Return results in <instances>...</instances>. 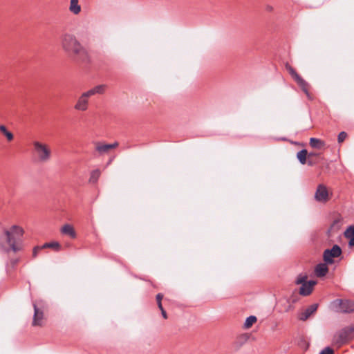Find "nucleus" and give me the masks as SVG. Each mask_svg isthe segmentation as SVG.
<instances>
[{"label":"nucleus","instance_id":"f257e3e1","mask_svg":"<svg viewBox=\"0 0 354 354\" xmlns=\"http://www.w3.org/2000/svg\"><path fill=\"white\" fill-rule=\"evenodd\" d=\"M61 44L66 53L73 55L82 62H86L88 61L86 50L81 45L75 35L67 32L62 34Z\"/></svg>","mask_w":354,"mask_h":354},{"label":"nucleus","instance_id":"f03ea898","mask_svg":"<svg viewBox=\"0 0 354 354\" xmlns=\"http://www.w3.org/2000/svg\"><path fill=\"white\" fill-rule=\"evenodd\" d=\"M23 230L17 225H13L10 230H5L3 233L0 234V239H6L11 250L17 252L20 250V248L17 245V243L21 241L23 235ZM0 247L5 249V245H2L0 242Z\"/></svg>","mask_w":354,"mask_h":354},{"label":"nucleus","instance_id":"7ed1b4c3","mask_svg":"<svg viewBox=\"0 0 354 354\" xmlns=\"http://www.w3.org/2000/svg\"><path fill=\"white\" fill-rule=\"evenodd\" d=\"M33 146L38 160L40 162H46L50 158L51 151L47 145L40 142L35 141L33 142Z\"/></svg>","mask_w":354,"mask_h":354},{"label":"nucleus","instance_id":"20e7f679","mask_svg":"<svg viewBox=\"0 0 354 354\" xmlns=\"http://www.w3.org/2000/svg\"><path fill=\"white\" fill-rule=\"evenodd\" d=\"M353 330L354 328L353 327H347L337 332L333 336V344L341 346L346 344L348 341L349 336Z\"/></svg>","mask_w":354,"mask_h":354},{"label":"nucleus","instance_id":"39448f33","mask_svg":"<svg viewBox=\"0 0 354 354\" xmlns=\"http://www.w3.org/2000/svg\"><path fill=\"white\" fill-rule=\"evenodd\" d=\"M342 254V248L339 245L335 244L330 249H326L323 254L324 261L326 264H333L334 258L339 257Z\"/></svg>","mask_w":354,"mask_h":354},{"label":"nucleus","instance_id":"423d86ee","mask_svg":"<svg viewBox=\"0 0 354 354\" xmlns=\"http://www.w3.org/2000/svg\"><path fill=\"white\" fill-rule=\"evenodd\" d=\"M337 310L344 313H351L354 312V303L350 301L342 299H336L333 301Z\"/></svg>","mask_w":354,"mask_h":354},{"label":"nucleus","instance_id":"0eeeda50","mask_svg":"<svg viewBox=\"0 0 354 354\" xmlns=\"http://www.w3.org/2000/svg\"><path fill=\"white\" fill-rule=\"evenodd\" d=\"M315 284L316 281L313 280H309L304 283L299 288V294L302 296L309 295L312 292Z\"/></svg>","mask_w":354,"mask_h":354},{"label":"nucleus","instance_id":"6e6552de","mask_svg":"<svg viewBox=\"0 0 354 354\" xmlns=\"http://www.w3.org/2000/svg\"><path fill=\"white\" fill-rule=\"evenodd\" d=\"M327 198L328 191L326 187L323 185H319L315 194V200L317 201H324L327 199Z\"/></svg>","mask_w":354,"mask_h":354},{"label":"nucleus","instance_id":"1a4fd4ad","mask_svg":"<svg viewBox=\"0 0 354 354\" xmlns=\"http://www.w3.org/2000/svg\"><path fill=\"white\" fill-rule=\"evenodd\" d=\"M319 304H314L308 306L304 313H301L299 315V319L301 321L307 320L310 315H312L314 313H315L318 308Z\"/></svg>","mask_w":354,"mask_h":354},{"label":"nucleus","instance_id":"9d476101","mask_svg":"<svg viewBox=\"0 0 354 354\" xmlns=\"http://www.w3.org/2000/svg\"><path fill=\"white\" fill-rule=\"evenodd\" d=\"M342 217L340 216H337L330 224V227L327 230L326 233L328 236H330V233L332 232L338 231L342 226Z\"/></svg>","mask_w":354,"mask_h":354},{"label":"nucleus","instance_id":"9b49d317","mask_svg":"<svg viewBox=\"0 0 354 354\" xmlns=\"http://www.w3.org/2000/svg\"><path fill=\"white\" fill-rule=\"evenodd\" d=\"M328 264L324 263H318L315 268V273L317 277H323L328 272Z\"/></svg>","mask_w":354,"mask_h":354},{"label":"nucleus","instance_id":"f8f14e48","mask_svg":"<svg viewBox=\"0 0 354 354\" xmlns=\"http://www.w3.org/2000/svg\"><path fill=\"white\" fill-rule=\"evenodd\" d=\"M87 108L88 97L86 96H84V93H82L75 105V109L79 111H86Z\"/></svg>","mask_w":354,"mask_h":354},{"label":"nucleus","instance_id":"ddd939ff","mask_svg":"<svg viewBox=\"0 0 354 354\" xmlns=\"http://www.w3.org/2000/svg\"><path fill=\"white\" fill-rule=\"evenodd\" d=\"M33 306H34V315H33L32 324L34 326H40L41 322L43 319L44 313L41 310H40L37 308L36 304H34Z\"/></svg>","mask_w":354,"mask_h":354},{"label":"nucleus","instance_id":"4468645a","mask_svg":"<svg viewBox=\"0 0 354 354\" xmlns=\"http://www.w3.org/2000/svg\"><path fill=\"white\" fill-rule=\"evenodd\" d=\"M104 85H97L93 88L88 90L86 92L83 93L84 96H86L88 98L92 95H94L95 94H102L104 91Z\"/></svg>","mask_w":354,"mask_h":354},{"label":"nucleus","instance_id":"2eb2a0df","mask_svg":"<svg viewBox=\"0 0 354 354\" xmlns=\"http://www.w3.org/2000/svg\"><path fill=\"white\" fill-rule=\"evenodd\" d=\"M309 145L313 149H319L324 147L326 145V143L324 141L319 138H310Z\"/></svg>","mask_w":354,"mask_h":354},{"label":"nucleus","instance_id":"dca6fc26","mask_svg":"<svg viewBox=\"0 0 354 354\" xmlns=\"http://www.w3.org/2000/svg\"><path fill=\"white\" fill-rule=\"evenodd\" d=\"M61 232L62 234L68 235L70 237H71L73 239L76 237V232H75L74 228L73 227V226L70 224L64 225L62 227Z\"/></svg>","mask_w":354,"mask_h":354},{"label":"nucleus","instance_id":"f3484780","mask_svg":"<svg viewBox=\"0 0 354 354\" xmlns=\"http://www.w3.org/2000/svg\"><path fill=\"white\" fill-rule=\"evenodd\" d=\"M69 10L74 15H78L81 12L79 0H70Z\"/></svg>","mask_w":354,"mask_h":354},{"label":"nucleus","instance_id":"a211bd4d","mask_svg":"<svg viewBox=\"0 0 354 354\" xmlns=\"http://www.w3.org/2000/svg\"><path fill=\"white\" fill-rule=\"evenodd\" d=\"M298 85L301 87L302 91L305 93V94L307 95V97L310 99V95L308 91V84L307 82H306L301 76L297 77V79L295 80Z\"/></svg>","mask_w":354,"mask_h":354},{"label":"nucleus","instance_id":"6ab92c4d","mask_svg":"<svg viewBox=\"0 0 354 354\" xmlns=\"http://www.w3.org/2000/svg\"><path fill=\"white\" fill-rule=\"evenodd\" d=\"M308 151L303 149L297 153V158L301 165H305L307 162Z\"/></svg>","mask_w":354,"mask_h":354},{"label":"nucleus","instance_id":"aec40b11","mask_svg":"<svg viewBox=\"0 0 354 354\" xmlns=\"http://www.w3.org/2000/svg\"><path fill=\"white\" fill-rule=\"evenodd\" d=\"M118 145L117 142H115L114 144H106L102 145H97L96 147V150L100 152V153H106L109 150L114 148L115 146Z\"/></svg>","mask_w":354,"mask_h":354},{"label":"nucleus","instance_id":"412c9836","mask_svg":"<svg viewBox=\"0 0 354 354\" xmlns=\"http://www.w3.org/2000/svg\"><path fill=\"white\" fill-rule=\"evenodd\" d=\"M249 336L248 334H242L236 338L235 344L238 348H240L247 342Z\"/></svg>","mask_w":354,"mask_h":354},{"label":"nucleus","instance_id":"4be33fe9","mask_svg":"<svg viewBox=\"0 0 354 354\" xmlns=\"http://www.w3.org/2000/svg\"><path fill=\"white\" fill-rule=\"evenodd\" d=\"M257 321V318L254 315H250L248 317L244 322V327L245 328H250Z\"/></svg>","mask_w":354,"mask_h":354},{"label":"nucleus","instance_id":"5701e85b","mask_svg":"<svg viewBox=\"0 0 354 354\" xmlns=\"http://www.w3.org/2000/svg\"><path fill=\"white\" fill-rule=\"evenodd\" d=\"M41 248H53L57 251H58L60 249V245L57 241H53L49 243H44Z\"/></svg>","mask_w":354,"mask_h":354},{"label":"nucleus","instance_id":"b1692460","mask_svg":"<svg viewBox=\"0 0 354 354\" xmlns=\"http://www.w3.org/2000/svg\"><path fill=\"white\" fill-rule=\"evenodd\" d=\"M0 131L6 137L8 140L11 141V140H13L14 136H13L12 133H11L10 131H8L7 128L6 127V126H4L3 124L0 125Z\"/></svg>","mask_w":354,"mask_h":354},{"label":"nucleus","instance_id":"393cba45","mask_svg":"<svg viewBox=\"0 0 354 354\" xmlns=\"http://www.w3.org/2000/svg\"><path fill=\"white\" fill-rule=\"evenodd\" d=\"M100 176V171L99 169H95L91 171L89 182L91 183H95Z\"/></svg>","mask_w":354,"mask_h":354},{"label":"nucleus","instance_id":"a878e982","mask_svg":"<svg viewBox=\"0 0 354 354\" xmlns=\"http://www.w3.org/2000/svg\"><path fill=\"white\" fill-rule=\"evenodd\" d=\"M344 235L347 239L354 236V225H349L344 232Z\"/></svg>","mask_w":354,"mask_h":354},{"label":"nucleus","instance_id":"bb28decb","mask_svg":"<svg viewBox=\"0 0 354 354\" xmlns=\"http://www.w3.org/2000/svg\"><path fill=\"white\" fill-rule=\"evenodd\" d=\"M307 278H308V277L306 274H299L295 280V283L297 285H299V284L301 285L307 281Z\"/></svg>","mask_w":354,"mask_h":354},{"label":"nucleus","instance_id":"cd10ccee","mask_svg":"<svg viewBox=\"0 0 354 354\" xmlns=\"http://www.w3.org/2000/svg\"><path fill=\"white\" fill-rule=\"evenodd\" d=\"M286 68L288 71L290 75L292 76V77L296 80L297 77H300V75L295 71V70L291 67L289 65H286Z\"/></svg>","mask_w":354,"mask_h":354},{"label":"nucleus","instance_id":"c85d7f7f","mask_svg":"<svg viewBox=\"0 0 354 354\" xmlns=\"http://www.w3.org/2000/svg\"><path fill=\"white\" fill-rule=\"evenodd\" d=\"M319 354H334V350L330 346H326L322 349Z\"/></svg>","mask_w":354,"mask_h":354},{"label":"nucleus","instance_id":"c756f323","mask_svg":"<svg viewBox=\"0 0 354 354\" xmlns=\"http://www.w3.org/2000/svg\"><path fill=\"white\" fill-rule=\"evenodd\" d=\"M347 137V133L345 131H342L338 134L337 140L338 142L341 143L345 140Z\"/></svg>","mask_w":354,"mask_h":354},{"label":"nucleus","instance_id":"7c9ffc66","mask_svg":"<svg viewBox=\"0 0 354 354\" xmlns=\"http://www.w3.org/2000/svg\"><path fill=\"white\" fill-rule=\"evenodd\" d=\"M162 298H163V295L161 293H158L156 295V301H157V304H158L159 309H162V308H163L162 305V301H161Z\"/></svg>","mask_w":354,"mask_h":354},{"label":"nucleus","instance_id":"2f4dec72","mask_svg":"<svg viewBox=\"0 0 354 354\" xmlns=\"http://www.w3.org/2000/svg\"><path fill=\"white\" fill-rule=\"evenodd\" d=\"M0 242L1 243L2 245H5V249L0 247L1 250H3L6 252H8L11 250L10 247V248L7 247V245H9V244L8 243V242L6 241V239H0Z\"/></svg>","mask_w":354,"mask_h":354},{"label":"nucleus","instance_id":"473e14b6","mask_svg":"<svg viewBox=\"0 0 354 354\" xmlns=\"http://www.w3.org/2000/svg\"><path fill=\"white\" fill-rule=\"evenodd\" d=\"M41 249V247H35L32 252V255L34 257H36L37 255V252L39 250Z\"/></svg>","mask_w":354,"mask_h":354},{"label":"nucleus","instance_id":"72a5a7b5","mask_svg":"<svg viewBox=\"0 0 354 354\" xmlns=\"http://www.w3.org/2000/svg\"><path fill=\"white\" fill-rule=\"evenodd\" d=\"M349 241H348V246L349 247H354V236L349 238Z\"/></svg>","mask_w":354,"mask_h":354},{"label":"nucleus","instance_id":"f704fd0d","mask_svg":"<svg viewBox=\"0 0 354 354\" xmlns=\"http://www.w3.org/2000/svg\"><path fill=\"white\" fill-rule=\"evenodd\" d=\"M307 156H308V158H310V157H315V156H318L319 153H316V152H310V153H308Z\"/></svg>","mask_w":354,"mask_h":354},{"label":"nucleus","instance_id":"c9c22d12","mask_svg":"<svg viewBox=\"0 0 354 354\" xmlns=\"http://www.w3.org/2000/svg\"><path fill=\"white\" fill-rule=\"evenodd\" d=\"M161 310V314L162 315V317L166 319L167 317V313L166 311L165 310V309L163 308H162V309H160Z\"/></svg>","mask_w":354,"mask_h":354},{"label":"nucleus","instance_id":"e433bc0d","mask_svg":"<svg viewBox=\"0 0 354 354\" xmlns=\"http://www.w3.org/2000/svg\"><path fill=\"white\" fill-rule=\"evenodd\" d=\"M266 11H268V12H272V11L273 10V8H272V6H270V5H267V6H266Z\"/></svg>","mask_w":354,"mask_h":354},{"label":"nucleus","instance_id":"4c0bfd02","mask_svg":"<svg viewBox=\"0 0 354 354\" xmlns=\"http://www.w3.org/2000/svg\"><path fill=\"white\" fill-rule=\"evenodd\" d=\"M306 163L309 166H313L314 165V162L313 160H310V159L308 160H307Z\"/></svg>","mask_w":354,"mask_h":354},{"label":"nucleus","instance_id":"58836bf2","mask_svg":"<svg viewBox=\"0 0 354 354\" xmlns=\"http://www.w3.org/2000/svg\"><path fill=\"white\" fill-rule=\"evenodd\" d=\"M278 140H286L285 138H277Z\"/></svg>","mask_w":354,"mask_h":354},{"label":"nucleus","instance_id":"ea45409f","mask_svg":"<svg viewBox=\"0 0 354 354\" xmlns=\"http://www.w3.org/2000/svg\"><path fill=\"white\" fill-rule=\"evenodd\" d=\"M17 262V260L14 261V263H16Z\"/></svg>","mask_w":354,"mask_h":354}]
</instances>
